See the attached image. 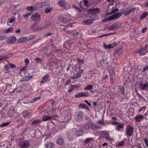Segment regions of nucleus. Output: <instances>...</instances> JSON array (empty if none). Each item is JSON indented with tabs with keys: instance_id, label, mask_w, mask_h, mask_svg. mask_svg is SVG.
Listing matches in <instances>:
<instances>
[{
	"instance_id": "obj_1",
	"label": "nucleus",
	"mask_w": 148,
	"mask_h": 148,
	"mask_svg": "<svg viewBox=\"0 0 148 148\" xmlns=\"http://www.w3.org/2000/svg\"><path fill=\"white\" fill-rule=\"evenodd\" d=\"M40 15L38 13H35L32 15L31 19L35 23H38L40 21Z\"/></svg>"
},
{
	"instance_id": "obj_2",
	"label": "nucleus",
	"mask_w": 148,
	"mask_h": 148,
	"mask_svg": "<svg viewBox=\"0 0 148 148\" xmlns=\"http://www.w3.org/2000/svg\"><path fill=\"white\" fill-rule=\"evenodd\" d=\"M19 145L22 148H27L29 147L30 144L28 141L25 140L20 141Z\"/></svg>"
},
{
	"instance_id": "obj_3",
	"label": "nucleus",
	"mask_w": 148,
	"mask_h": 148,
	"mask_svg": "<svg viewBox=\"0 0 148 148\" xmlns=\"http://www.w3.org/2000/svg\"><path fill=\"white\" fill-rule=\"evenodd\" d=\"M83 116V113L82 111H79L76 112L75 116V117L76 120L78 121H81L82 119Z\"/></svg>"
},
{
	"instance_id": "obj_4",
	"label": "nucleus",
	"mask_w": 148,
	"mask_h": 148,
	"mask_svg": "<svg viewBox=\"0 0 148 148\" xmlns=\"http://www.w3.org/2000/svg\"><path fill=\"white\" fill-rule=\"evenodd\" d=\"M100 11V10L99 8H90L87 10V12L93 15L98 14Z\"/></svg>"
},
{
	"instance_id": "obj_5",
	"label": "nucleus",
	"mask_w": 148,
	"mask_h": 148,
	"mask_svg": "<svg viewBox=\"0 0 148 148\" xmlns=\"http://www.w3.org/2000/svg\"><path fill=\"white\" fill-rule=\"evenodd\" d=\"M122 14V13L121 12H118L112 15L108 18V20L112 21L114 19H116L120 17Z\"/></svg>"
},
{
	"instance_id": "obj_6",
	"label": "nucleus",
	"mask_w": 148,
	"mask_h": 148,
	"mask_svg": "<svg viewBox=\"0 0 148 148\" xmlns=\"http://www.w3.org/2000/svg\"><path fill=\"white\" fill-rule=\"evenodd\" d=\"M138 85L140 88L143 90H148V82L143 84L142 82H140L139 83Z\"/></svg>"
},
{
	"instance_id": "obj_7",
	"label": "nucleus",
	"mask_w": 148,
	"mask_h": 148,
	"mask_svg": "<svg viewBox=\"0 0 148 148\" xmlns=\"http://www.w3.org/2000/svg\"><path fill=\"white\" fill-rule=\"evenodd\" d=\"M134 7L132 8H128L126 9L125 11L123 12V14L125 16H127L132 11L135 10Z\"/></svg>"
},
{
	"instance_id": "obj_8",
	"label": "nucleus",
	"mask_w": 148,
	"mask_h": 148,
	"mask_svg": "<svg viewBox=\"0 0 148 148\" xmlns=\"http://www.w3.org/2000/svg\"><path fill=\"white\" fill-rule=\"evenodd\" d=\"M126 134L128 135L129 136H131L133 134V127H130V125H129L126 128Z\"/></svg>"
},
{
	"instance_id": "obj_9",
	"label": "nucleus",
	"mask_w": 148,
	"mask_h": 148,
	"mask_svg": "<svg viewBox=\"0 0 148 148\" xmlns=\"http://www.w3.org/2000/svg\"><path fill=\"white\" fill-rule=\"evenodd\" d=\"M16 40V38L14 36L9 37L7 41L10 44H13Z\"/></svg>"
},
{
	"instance_id": "obj_10",
	"label": "nucleus",
	"mask_w": 148,
	"mask_h": 148,
	"mask_svg": "<svg viewBox=\"0 0 148 148\" xmlns=\"http://www.w3.org/2000/svg\"><path fill=\"white\" fill-rule=\"evenodd\" d=\"M147 46L146 45L144 47L141 48L139 53L140 55H142L147 53L148 52V50L147 49Z\"/></svg>"
},
{
	"instance_id": "obj_11",
	"label": "nucleus",
	"mask_w": 148,
	"mask_h": 148,
	"mask_svg": "<svg viewBox=\"0 0 148 148\" xmlns=\"http://www.w3.org/2000/svg\"><path fill=\"white\" fill-rule=\"evenodd\" d=\"M58 5L62 8H66V5L65 1L64 0H62L59 1L58 3Z\"/></svg>"
},
{
	"instance_id": "obj_12",
	"label": "nucleus",
	"mask_w": 148,
	"mask_h": 148,
	"mask_svg": "<svg viewBox=\"0 0 148 148\" xmlns=\"http://www.w3.org/2000/svg\"><path fill=\"white\" fill-rule=\"evenodd\" d=\"M41 27H39L36 25V24H32L31 26V30L32 31H38V30H41L40 29Z\"/></svg>"
},
{
	"instance_id": "obj_13",
	"label": "nucleus",
	"mask_w": 148,
	"mask_h": 148,
	"mask_svg": "<svg viewBox=\"0 0 148 148\" xmlns=\"http://www.w3.org/2000/svg\"><path fill=\"white\" fill-rule=\"evenodd\" d=\"M51 25V22L49 21H47L45 22L44 26L43 27H41L40 29L42 30H43L48 27L50 26Z\"/></svg>"
},
{
	"instance_id": "obj_14",
	"label": "nucleus",
	"mask_w": 148,
	"mask_h": 148,
	"mask_svg": "<svg viewBox=\"0 0 148 148\" xmlns=\"http://www.w3.org/2000/svg\"><path fill=\"white\" fill-rule=\"evenodd\" d=\"M119 27V26L117 24H114L111 25L110 27L108 28V30H115L117 29Z\"/></svg>"
},
{
	"instance_id": "obj_15",
	"label": "nucleus",
	"mask_w": 148,
	"mask_h": 148,
	"mask_svg": "<svg viewBox=\"0 0 148 148\" xmlns=\"http://www.w3.org/2000/svg\"><path fill=\"white\" fill-rule=\"evenodd\" d=\"M27 9L29 11L32 10H38V7L36 6H28L27 8Z\"/></svg>"
},
{
	"instance_id": "obj_16",
	"label": "nucleus",
	"mask_w": 148,
	"mask_h": 148,
	"mask_svg": "<svg viewBox=\"0 0 148 148\" xmlns=\"http://www.w3.org/2000/svg\"><path fill=\"white\" fill-rule=\"evenodd\" d=\"M49 76L48 75H46L42 77V79L41 81V84H43L46 82H47L48 80Z\"/></svg>"
},
{
	"instance_id": "obj_17",
	"label": "nucleus",
	"mask_w": 148,
	"mask_h": 148,
	"mask_svg": "<svg viewBox=\"0 0 148 148\" xmlns=\"http://www.w3.org/2000/svg\"><path fill=\"white\" fill-rule=\"evenodd\" d=\"M94 20V19L93 18H92V19H88L83 21V23L85 25H89L92 23Z\"/></svg>"
},
{
	"instance_id": "obj_18",
	"label": "nucleus",
	"mask_w": 148,
	"mask_h": 148,
	"mask_svg": "<svg viewBox=\"0 0 148 148\" xmlns=\"http://www.w3.org/2000/svg\"><path fill=\"white\" fill-rule=\"evenodd\" d=\"M144 118V116L143 115H138L135 118V120L136 121L139 122L143 120Z\"/></svg>"
},
{
	"instance_id": "obj_19",
	"label": "nucleus",
	"mask_w": 148,
	"mask_h": 148,
	"mask_svg": "<svg viewBox=\"0 0 148 148\" xmlns=\"http://www.w3.org/2000/svg\"><path fill=\"white\" fill-rule=\"evenodd\" d=\"M55 115L53 116H46L44 117L42 119L43 121H47L50 120L52 118L54 117L55 116Z\"/></svg>"
},
{
	"instance_id": "obj_20",
	"label": "nucleus",
	"mask_w": 148,
	"mask_h": 148,
	"mask_svg": "<svg viewBox=\"0 0 148 148\" xmlns=\"http://www.w3.org/2000/svg\"><path fill=\"white\" fill-rule=\"evenodd\" d=\"M27 38L24 37L18 39V41L20 43H23L28 41Z\"/></svg>"
},
{
	"instance_id": "obj_21",
	"label": "nucleus",
	"mask_w": 148,
	"mask_h": 148,
	"mask_svg": "<svg viewBox=\"0 0 148 148\" xmlns=\"http://www.w3.org/2000/svg\"><path fill=\"white\" fill-rule=\"evenodd\" d=\"M40 7L42 8V7H45L46 6L50 5V4L46 2H43L41 3L40 4Z\"/></svg>"
},
{
	"instance_id": "obj_22",
	"label": "nucleus",
	"mask_w": 148,
	"mask_h": 148,
	"mask_svg": "<svg viewBox=\"0 0 148 148\" xmlns=\"http://www.w3.org/2000/svg\"><path fill=\"white\" fill-rule=\"evenodd\" d=\"M53 9V8L51 7H50L49 6L46 8L45 10V12L46 14H48L49 13H50L52 10Z\"/></svg>"
},
{
	"instance_id": "obj_23",
	"label": "nucleus",
	"mask_w": 148,
	"mask_h": 148,
	"mask_svg": "<svg viewBox=\"0 0 148 148\" xmlns=\"http://www.w3.org/2000/svg\"><path fill=\"white\" fill-rule=\"evenodd\" d=\"M93 88V86L92 85H87L84 89L85 90H92Z\"/></svg>"
},
{
	"instance_id": "obj_24",
	"label": "nucleus",
	"mask_w": 148,
	"mask_h": 148,
	"mask_svg": "<svg viewBox=\"0 0 148 148\" xmlns=\"http://www.w3.org/2000/svg\"><path fill=\"white\" fill-rule=\"evenodd\" d=\"M29 80V78L28 76L23 77L20 80V82L27 81Z\"/></svg>"
},
{
	"instance_id": "obj_25",
	"label": "nucleus",
	"mask_w": 148,
	"mask_h": 148,
	"mask_svg": "<svg viewBox=\"0 0 148 148\" xmlns=\"http://www.w3.org/2000/svg\"><path fill=\"white\" fill-rule=\"evenodd\" d=\"M75 134L77 136H81L83 134V131L82 130L77 131L76 132Z\"/></svg>"
},
{
	"instance_id": "obj_26",
	"label": "nucleus",
	"mask_w": 148,
	"mask_h": 148,
	"mask_svg": "<svg viewBox=\"0 0 148 148\" xmlns=\"http://www.w3.org/2000/svg\"><path fill=\"white\" fill-rule=\"evenodd\" d=\"M54 146V144L51 143H48L46 145L47 148H53Z\"/></svg>"
},
{
	"instance_id": "obj_27",
	"label": "nucleus",
	"mask_w": 148,
	"mask_h": 148,
	"mask_svg": "<svg viewBox=\"0 0 148 148\" xmlns=\"http://www.w3.org/2000/svg\"><path fill=\"white\" fill-rule=\"evenodd\" d=\"M94 139L92 138H86L84 141L85 144L88 143L91 141H93Z\"/></svg>"
},
{
	"instance_id": "obj_28",
	"label": "nucleus",
	"mask_w": 148,
	"mask_h": 148,
	"mask_svg": "<svg viewBox=\"0 0 148 148\" xmlns=\"http://www.w3.org/2000/svg\"><path fill=\"white\" fill-rule=\"evenodd\" d=\"M104 47L106 49H110L112 48H113L114 46H113V45L112 44L108 45H104Z\"/></svg>"
},
{
	"instance_id": "obj_29",
	"label": "nucleus",
	"mask_w": 148,
	"mask_h": 148,
	"mask_svg": "<svg viewBox=\"0 0 148 148\" xmlns=\"http://www.w3.org/2000/svg\"><path fill=\"white\" fill-rule=\"evenodd\" d=\"M8 56L6 55H0V61L5 59H8Z\"/></svg>"
},
{
	"instance_id": "obj_30",
	"label": "nucleus",
	"mask_w": 148,
	"mask_h": 148,
	"mask_svg": "<svg viewBox=\"0 0 148 148\" xmlns=\"http://www.w3.org/2000/svg\"><path fill=\"white\" fill-rule=\"evenodd\" d=\"M57 143L60 145H62L64 143L63 140L61 138L58 139L57 141Z\"/></svg>"
},
{
	"instance_id": "obj_31",
	"label": "nucleus",
	"mask_w": 148,
	"mask_h": 148,
	"mask_svg": "<svg viewBox=\"0 0 148 148\" xmlns=\"http://www.w3.org/2000/svg\"><path fill=\"white\" fill-rule=\"evenodd\" d=\"M82 128L84 130H88L89 129V126L88 125V123H87L86 124H84L82 126Z\"/></svg>"
},
{
	"instance_id": "obj_32",
	"label": "nucleus",
	"mask_w": 148,
	"mask_h": 148,
	"mask_svg": "<svg viewBox=\"0 0 148 148\" xmlns=\"http://www.w3.org/2000/svg\"><path fill=\"white\" fill-rule=\"evenodd\" d=\"M64 18L63 16H60L58 17V20L60 22L62 23H64Z\"/></svg>"
},
{
	"instance_id": "obj_33",
	"label": "nucleus",
	"mask_w": 148,
	"mask_h": 148,
	"mask_svg": "<svg viewBox=\"0 0 148 148\" xmlns=\"http://www.w3.org/2000/svg\"><path fill=\"white\" fill-rule=\"evenodd\" d=\"M10 122L11 121H10L8 122H7L6 123H3L2 124L0 125V127H3L5 126H7Z\"/></svg>"
},
{
	"instance_id": "obj_34",
	"label": "nucleus",
	"mask_w": 148,
	"mask_h": 148,
	"mask_svg": "<svg viewBox=\"0 0 148 148\" xmlns=\"http://www.w3.org/2000/svg\"><path fill=\"white\" fill-rule=\"evenodd\" d=\"M99 134L100 135H104L106 136H108L109 133L106 131H103L99 132Z\"/></svg>"
},
{
	"instance_id": "obj_35",
	"label": "nucleus",
	"mask_w": 148,
	"mask_h": 148,
	"mask_svg": "<svg viewBox=\"0 0 148 148\" xmlns=\"http://www.w3.org/2000/svg\"><path fill=\"white\" fill-rule=\"evenodd\" d=\"M123 125L121 124H118L117 126V130L119 131L121 128H123Z\"/></svg>"
},
{
	"instance_id": "obj_36",
	"label": "nucleus",
	"mask_w": 148,
	"mask_h": 148,
	"mask_svg": "<svg viewBox=\"0 0 148 148\" xmlns=\"http://www.w3.org/2000/svg\"><path fill=\"white\" fill-rule=\"evenodd\" d=\"M75 97L76 98H79L83 97L82 92L78 93L75 95Z\"/></svg>"
},
{
	"instance_id": "obj_37",
	"label": "nucleus",
	"mask_w": 148,
	"mask_h": 148,
	"mask_svg": "<svg viewBox=\"0 0 148 148\" xmlns=\"http://www.w3.org/2000/svg\"><path fill=\"white\" fill-rule=\"evenodd\" d=\"M35 37V35H32L30 36L29 37H27V40L28 41L34 39Z\"/></svg>"
},
{
	"instance_id": "obj_38",
	"label": "nucleus",
	"mask_w": 148,
	"mask_h": 148,
	"mask_svg": "<svg viewBox=\"0 0 148 148\" xmlns=\"http://www.w3.org/2000/svg\"><path fill=\"white\" fill-rule=\"evenodd\" d=\"M116 51H117V54L119 55H121V54L123 52V50L122 49V48H121L118 50H116Z\"/></svg>"
},
{
	"instance_id": "obj_39",
	"label": "nucleus",
	"mask_w": 148,
	"mask_h": 148,
	"mask_svg": "<svg viewBox=\"0 0 148 148\" xmlns=\"http://www.w3.org/2000/svg\"><path fill=\"white\" fill-rule=\"evenodd\" d=\"M77 62L79 63V64L80 65L82 64H84V61L83 59H80L78 58L77 59Z\"/></svg>"
},
{
	"instance_id": "obj_40",
	"label": "nucleus",
	"mask_w": 148,
	"mask_h": 148,
	"mask_svg": "<svg viewBox=\"0 0 148 148\" xmlns=\"http://www.w3.org/2000/svg\"><path fill=\"white\" fill-rule=\"evenodd\" d=\"M13 29V28L12 27L9 28L4 31V32L5 33H8L11 32Z\"/></svg>"
},
{
	"instance_id": "obj_41",
	"label": "nucleus",
	"mask_w": 148,
	"mask_h": 148,
	"mask_svg": "<svg viewBox=\"0 0 148 148\" xmlns=\"http://www.w3.org/2000/svg\"><path fill=\"white\" fill-rule=\"evenodd\" d=\"M40 98L41 97H38L36 98H34L30 101V102L31 103H33L34 102L36 101L37 100H39L40 99Z\"/></svg>"
},
{
	"instance_id": "obj_42",
	"label": "nucleus",
	"mask_w": 148,
	"mask_h": 148,
	"mask_svg": "<svg viewBox=\"0 0 148 148\" xmlns=\"http://www.w3.org/2000/svg\"><path fill=\"white\" fill-rule=\"evenodd\" d=\"M147 15V12L143 13L140 16V18L142 19L145 18Z\"/></svg>"
},
{
	"instance_id": "obj_43",
	"label": "nucleus",
	"mask_w": 148,
	"mask_h": 148,
	"mask_svg": "<svg viewBox=\"0 0 148 148\" xmlns=\"http://www.w3.org/2000/svg\"><path fill=\"white\" fill-rule=\"evenodd\" d=\"M22 114L24 117H25L28 116L29 113L27 111H25L23 112Z\"/></svg>"
},
{
	"instance_id": "obj_44",
	"label": "nucleus",
	"mask_w": 148,
	"mask_h": 148,
	"mask_svg": "<svg viewBox=\"0 0 148 148\" xmlns=\"http://www.w3.org/2000/svg\"><path fill=\"white\" fill-rule=\"evenodd\" d=\"M71 85L72 86V88H73V89L78 88L80 87V84L76 85Z\"/></svg>"
},
{
	"instance_id": "obj_45",
	"label": "nucleus",
	"mask_w": 148,
	"mask_h": 148,
	"mask_svg": "<svg viewBox=\"0 0 148 148\" xmlns=\"http://www.w3.org/2000/svg\"><path fill=\"white\" fill-rule=\"evenodd\" d=\"M80 76V75L79 73H77L76 74L73 75V77L71 78L73 79H77Z\"/></svg>"
},
{
	"instance_id": "obj_46",
	"label": "nucleus",
	"mask_w": 148,
	"mask_h": 148,
	"mask_svg": "<svg viewBox=\"0 0 148 148\" xmlns=\"http://www.w3.org/2000/svg\"><path fill=\"white\" fill-rule=\"evenodd\" d=\"M83 97H88L89 96V93L88 92H82Z\"/></svg>"
},
{
	"instance_id": "obj_47",
	"label": "nucleus",
	"mask_w": 148,
	"mask_h": 148,
	"mask_svg": "<svg viewBox=\"0 0 148 148\" xmlns=\"http://www.w3.org/2000/svg\"><path fill=\"white\" fill-rule=\"evenodd\" d=\"M89 126V129L90 128L91 129H93V124L90 122L88 123Z\"/></svg>"
},
{
	"instance_id": "obj_48",
	"label": "nucleus",
	"mask_w": 148,
	"mask_h": 148,
	"mask_svg": "<svg viewBox=\"0 0 148 148\" xmlns=\"http://www.w3.org/2000/svg\"><path fill=\"white\" fill-rule=\"evenodd\" d=\"M7 36L6 35L0 36V40L7 38Z\"/></svg>"
},
{
	"instance_id": "obj_49",
	"label": "nucleus",
	"mask_w": 148,
	"mask_h": 148,
	"mask_svg": "<svg viewBox=\"0 0 148 148\" xmlns=\"http://www.w3.org/2000/svg\"><path fill=\"white\" fill-rule=\"evenodd\" d=\"M124 144V142L123 141H122L117 144L118 146H121L123 145Z\"/></svg>"
},
{
	"instance_id": "obj_50",
	"label": "nucleus",
	"mask_w": 148,
	"mask_h": 148,
	"mask_svg": "<svg viewBox=\"0 0 148 148\" xmlns=\"http://www.w3.org/2000/svg\"><path fill=\"white\" fill-rule=\"evenodd\" d=\"M71 19H68L66 18H64V23H65L69 22H71Z\"/></svg>"
},
{
	"instance_id": "obj_51",
	"label": "nucleus",
	"mask_w": 148,
	"mask_h": 148,
	"mask_svg": "<svg viewBox=\"0 0 148 148\" xmlns=\"http://www.w3.org/2000/svg\"><path fill=\"white\" fill-rule=\"evenodd\" d=\"M72 8H75L77 10H78L79 12H80L81 10L75 5H74V4L73 5H72Z\"/></svg>"
},
{
	"instance_id": "obj_52",
	"label": "nucleus",
	"mask_w": 148,
	"mask_h": 148,
	"mask_svg": "<svg viewBox=\"0 0 148 148\" xmlns=\"http://www.w3.org/2000/svg\"><path fill=\"white\" fill-rule=\"evenodd\" d=\"M119 9L117 8H114L112 10V11L110 13L111 14H113L116 12L119 11Z\"/></svg>"
},
{
	"instance_id": "obj_53",
	"label": "nucleus",
	"mask_w": 148,
	"mask_h": 148,
	"mask_svg": "<svg viewBox=\"0 0 148 148\" xmlns=\"http://www.w3.org/2000/svg\"><path fill=\"white\" fill-rule=\"evenodd\" d=\"M39 122V121L38 120H36L33 121L32 123V125L36 124L38 123Z\"/></svg>"
},
{
	"instance_id": "obj_54",
	"label": "nucleus",
	"mask_w": 148,
	"mask_h": 148,
	"mask_svg": "<svg viewBox=\"0 0 148 148\" xmlns=\"http://www.w3.org/2000/svg\"><path fill=\"white\" fill-rule=\"evenodd\" d=\"M31 14V13H28L27 14H24L23 15V17L25 18H26L28 17Z\"/></svg>"
},
{
	"instance_id": "obj_55",
	"label": "nucleus",
	"mask_w": 148,
	"mask_h": 148,
	"mask_svg": "<svg viewBox=\"0 0 148 148\" xmlns=\"http://www.w3.org/2000/svg\"><path fill=\"white\" fill-rule=\"evenodd\" d=\"M19 12V11L18 10H14L12 12V14L13 15H15L18 13Z\"/></svg>"
},
{
	"instance_id": "obj_56",
	"label": "nucleus",
	"mask_w": 148,
	"mask_h": 148,
	"mask_svg": "<svg viewBox=\"0 0 148 148\" xmlns=\"http://www.w3.org/2000/svg\"><path fill=\"white\" fill-rule=\"evenodd\" d=\"M79 107L82 108H85L86 107V106L83 104H81L79 105Z\"/></svg>"
},
{
	"instance_id": "obj_57",
	"label": "nucleus",
	"mask_w": 148,
	"mask_h": 148,
	"mask_svg": "<svg viewBox=\"0 0 148 148\" xmlns=\"http://www.w3.org/2000/svg\"><path fill=\"white\" fill-rule=\"evenodd\" d=\"M9 65L11 68H15L16 67L15 65L13 64L10 63Z\"/></svg>"
},
{
	"instance_id": "obj_58",
	"label": "nucleus",
	"mask_w": 148,
	"mask_h": 148,
	"mask_svg": "<svg viewBox=\"0 0 148 148\" xmlns=\"http://www.w3.org/2000/svg\"><path fill=\"white\" fill-rule=\"evenodd\" d=\"M124 87H121L120 88V91L122 92V93H123V94H124Z\"/></svg>"
},
{
	"instance_id": "obj_59",
	"label": "nucleus",
	"mask_w": 148,
	"mask_h": 148,
	"mask_svg": "<svg viewBox=\"0 0 148 148\" xmlns=\"http://www.w3.org/2000/svg\"><path fill=\"white\" fill-rule=\"evenodd\" d=\"M4 68L5 71H8L9 68V65L8 64L5 65V66Z\"/></svg>"
},
{
	"instance_id": "obj_60",
	"label": "nucleus",
	"mask_w": 148,
	"mask_h": 148,
	"mask_svg": "<svg viewBox=\"0 0 148 148\" xmlns=\"http://www.w3.org/2000/svg\"><path fill=\"white\" fill-rule=\"evenodd\" d=\"M73 88H72V86L71 85L69 87V88L68 90V91L69 92H71L73 90Z\"/></svg>"
},
{
	"instance_id": "obj_61",
	"label": "nucleus",
	"mask_w": 148,
	"mask_h": 148,
	"mask_svg": "<svg viewBox=\"0 0 148 148\" xmlns=\"http://www.w3.org/2000/svg\"><path fill=\"white\" fill-rule=\"evenodd\" d=\"M25 63H26V66H27V64H28L29 63V60L28 59L26 58L25 60Z\"/></svg>"
},
{
	"instance_id": "obj_62",
	"label": "nucleus",
	"mask_w": 148,
	"mask_h": 148,
	"mask_svg": "<svg viewBox=\"0 0 148 148\" xmlns=\"http://www.w3.org/2000/svg\"><path fill=\"white\" fill-rule=\"evenodd\" d=\"M83 72L84 70L83 69H80L79 71L77 73L80 75V76H81L82 73H83Z\"/></svg>"
},
{
	"instance_id": "obj_63",
	"label": "nucleus",
	"mask_w": 148,
	"mask_h": 148,
	"mask_svg": "<svg viewBox=\"0 0 148 148\" xmlns=\"http://www.w3.org/2000/svg\"><path fill=\"white\" fill-rule=\"evenodd\" d=\"M136 93L137 95H138V97H139L140 98H142V95H140V94H139V93H138L137 90H136Z\"/></svg>"
},
{
	"instance_id": "obj_64",
	"label": "nucleus",
	"mask_w": 148,
	"mask_h": 148,
	"mask_svg": "<svg viewBox=\"0 0 148 148\" xmlns=\"http://www.w3.org/2000/svg\"><path fill=\"white\" fill-rule=\"evenodd\" d=\"M100 128V127H98L96 125H93V129L97 130Z\"/></svg>"
}]
</instances>
